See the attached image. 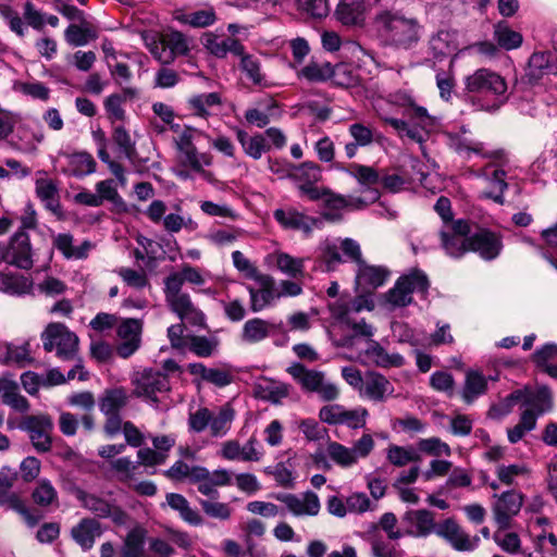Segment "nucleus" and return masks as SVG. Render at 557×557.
I'll list each match as a JSON object with an SVG mask.
<instances>
[{"instance_id":"obj_33","label":"nucleus","mask_w":557,"mask_h":557,"mask_svg":"<svg viewBox=\"0 0 557 557\" xmlns=\"http://www.w3.org/2000/svg\"><path fill=\"white\" fill-rule=\"evenodd\" d=\"M345 172L357 180L362 188V191H369V189H377L375 186L381 181V174L377 170L372 166L363 165L359 163H352Z\"/></svg>"},{"instance_id":"obj_56","label":"nucleus","mask_w":557,"mask_h":557,"mask_svg":"<svg viewBox=\"0 0 557 557\" xmlns=\"http://www.w3.org/2000/svg\"><path fill=\"white\" fill-rule=\"evenodd\" d=\"M220 102L221 98L218 92L195 95L188 100L189 106L195 110L196 114L202 117L209 114V108L218 106Z\"/></svg>"},{"instance_id":"obj_46","label":"nucleus","mask_w":557,"mask_h":557,"mask_svg":"<svg viewBox=\"0 0 557 557\" xmlns=\"http://www.w3.org/2000/svg\"><path fill=\"white\" fill-rule=\"evenodd\" d=\"M290 178L300 184L317 183L321 180L320 166L311 161L292 165Z\"/></svg>"},{"instance_id":"obj_10","label":"nucleus","mask_w":557,"mask_h":557,"mask_svg":"<svg viewBox=\"0 0 557 557\" xmlns=\"http://www.w3.org/2000/svg\"><path fill=\"white\" fill-rule=\"evenodd\" d=\"M469 251L478 253L483 260L492 261L496 259L503 248V236L499 233L481 228L470 234L468 239Z\"/></svg>"},{"instance_id":"obj_55","label":"nucleus","mask_w":557,"mask_h":557,"mask_svg":"<svg viewBox=\"0 0 557 557\" xmlns=\"http://www.w3.org/2000/svg\"><path fill=\"white\" fill-rule=\"evenodd\" d=\"M191 482L198 484V491L212 498H216L219 493L216 491V486L209 478V470L205 467L194 466V471L191 472Z\"/></svg>"},{"instance_id":"obj_30","label":"nucleus","mask_w":557,"mask_h":557,"mask_svg":"<svg viewBox=\"0 0 557 557\" xmlns=\"http://www.w3.org/2000/svg\"><path fill=\"white\" fill-rule=\"evenodd\" d=\"M238 57H240V70L247 79L258 87L265 88L270 86L264 73L261 71L259 58L245 53V49L243 50V54H238Z\"/></svg>"},{"instance_id":"obj_3","label":"nucleus","mask_w":557,"mask_h":557,"mask_svg":"<svg viewBox=\"0 0 557 557\" xmlns=\"http://www.w3.org/2000/svg\"><path fill=\"white\" fill-rule=\"evenodd\" d=\"M42 347L47 352H55L62 361L75 360L78 355L77 335L60 322L49 323L40 335Z\"/></svg>"},{"instance_id":"obj_12","label":"nucleus","mask_w":557,"mask_h":557,"mask_svg":"<svg viewBox=\"0 0 557 557\" xmlns=\"http://www.w3.org/2000/svg\"><path fill=\"white\" fill-rule=\"evenodd\" d=\"M274 498L283 503L287 510L296 517L317 516L321 508L318 495L311 491L300 495L278 493L274 495Z\"/></svg>"},{"instance_id":"obj_64","label":"nucleus","mask_w":557,"mask_h":557,"mask_svg":"<svg viewBox=\"0 0 557 557\" xmlns=\"http://www.w3.org/2000/svg\"><path fill=\"white\" fill-rule=\"evenodd\" d=\"M494 541L507 554L516 555L521 553V540L516 532H496Z\"/></svg>"},{"instance_id":"obj_41","label":"nucleus","mask_w":557,"mask_h":557,"mask_svg":"<svg viewBox=\"0 0 557 557\" xmlns=\"http://www.w3.org/2000/svg\"><path fill=\"white\" fill-rule=\"evenodd\" d=\"M494 39L505 50H513L522 45L523 37L520 33L511 29L509 25L500 21L494 25Z\"/></svg>"},{"instance_id":"obj_5","label":"nucleus","mask_w":557,"mask_h":557,"mask_svg":"<svg viewBox=\"0 0 557 557\" xmlns=\"http://www.w3.org/2000/svg\"><path fill=\"white\" fill-rule=\"evenodd\" d=\"M132 384L136 396L145 397L153 404L159 401L158 394L168 393L171 389L168 375L151 368L135 372L132 376Z\"/></svg>"},{"instance_id":"obj_45","label":"nucleus","mask_w":557,"mask_h":557,"mask_svg":"<svg viewBox=\"0 0 557 557\" xmlns=\"http://www.w3.org/2000/svg\"><path fill=\"white\" fill-rule=\"evenodd\" d=\"M3 404L10 406L18 412H27L29 410L28 400L18 393V385L12 381H5L4 389L2 393Z\"/></svg>"},{"instance_id":"obj_35","label":"nucleus","mask_w":557,"mask_h":557,"mask_svg":"<svg viewBox=\"0 0 557 557\" xmlns=\"http://www.w3.org/2000/svg\"><path fill=\"white\" fill-rule=\"evenodd\" d=\"M66 42L72 47L86 46L90 40L98 37L95 27L88 22L84 21L81 25L71 24L64 32Z\"/></svg>"},{"instance_id":"obj_24","label":"nucleus","mask_w":557,"mask_h":557,"mask_svg":"<svg viewBox=\"0 0 557 557\" xmlns=\"http://www.w3.org/2000/svg\"><path fill=\"white\" fill-rule=\"evenodd\" d=\"M175 20L181 24L194 28H203L216 22V13L212 7H205L193 11H176Z\"/></svg>"},{"instance_id":"obj_28","label":"nucleus","mask_w":557,"mask_h":557,"mask_svg":"<svg viewBox=\"0 0 557 557\" xmlns=\"http://www.w3.org/2000/svg\"><path fill=\"white\" fill-rule=\"evenodd\" d=\"M287 373L306 392L313 393L323 375L322 371L307 369L302 363L294 362L287 369Z\"/></svg>"},{"instance_id":"obj_22","label":"nucleus","mask_w":557,"mask_h":557,"mask_svg":"<svg viewBox=\"0 0 557 557\" xmlns=\"http://www.w3.org/2000/svg\"><path fill=\"white\" fill-rule=\"evenodd\" d=\"M128 400L129 396L124 387L107 388L98 397V407L102 414L120 413Z\"/></svg>"},{"instance_id":"obj_39","label":"nucleus","mask_w":557,"mask_h":557,"mask_svg":"<svg viewBox=\"0 0 557 557\" xmlns=\"http://www.w3.org/2000/svg\"><path fill=\"white\" fill-rule=\"evenodd\" d=\"M274 325L260 318H253L245 322L242 338L247 343H259L265 339Z\"/></svg>"},{"instance_id":"obj_36","label":"nucleus","mask_w":557,"mask_h":557,"mask_svg":"<svg viewBox=\"0 0 557 557\" xmlns=\"http://www.w3.org/2000/svg\"><path fill=\"white\" fill-rule=\"evenodd\" d=\"M366 355L377 367L381 368H398L404 366L405 359L399 354H388L377 342H371L366 349Z\"/></svg>"},{"instance_id":"obj_9","label":"nucleus","mask_w":557,"mask_h":557,"mask_svg":"<svg viewBox=\"0 0 557 557\" xmlns=\"http://www.w3.org/2000/svg\"><path fill=\"white\" fill-rule=\"evenodd\" d=\"M436 535L457 552H473L480 544L478 535H469L453 518L445 519L437 524Z\"/></svg>"},{"instance_id":"obj_62","label":"nucleus","mask_w":557,"mask_h":557,"mask_svg":"<svg viewBox=\"0 0 557 557\" xmlns=\"http://www.w3.org/2000/svg\"><path fill=\"white\" fill-rule=\"evenodd\" d=\"M175 60L177 55L187 54L189 48L186 37L181 32H171L161 36Z\"/></svg>"},{"instance_id":"obj_29","label":"nucleus","mask_w":557,"mask_h":557,"mask_svg":"<svg viewBox=\"0 0 557 557\" xmlns=\"http://www.w3.org/2000/svg\"><path fill=\"white\" fill-rule=\"evenodd\" d=\"M236 138L244 152L255 160L260 159L264 152L270 150V145L262 134L249 136L247 132L238 128L236 131Z\"/></svg>"},{"instance_id":"obj_58","label":"nucleus","mask_w":557,"mask_h":557,"mask_svg":"<svg viewBox=\"0 0 557 557\" xmlns=\"http://www.w3.org/2000/svg\"><path fill=\"white\" fill-rule=\"evenodd\" d=\"M184 283L185 280L183 278L181 271L172 272L164 278L163 292L166 302L188 294L183 292Z\"/></svg>"},{"instance_id":"obj_59","label":"nucleus","mask_w":557,"mask_h":557,"mask_svg":"<svg viewBox=\"0 0 557 557\" xmlns=\"http://www.w3.org/2000/svg\"><path fill=\"white\" fill-rule=\"evenodd\" d=\"M29 343L24 342L21 345L8 344L5 346L4 361L5 363L25 364L30 361Z\"/></svg>"},{"instance_id":"obj_49","label":"nucleus","mask_w":557,"mask_h":557,"mask_svg":"<svg viewBox=\"0 0 557 557\" xmlns=\"http://www.w3.org/2000/svg\"><path fill=\"white\" fill-rule=\"evenodd\" d=\"M35 504L48 507L58 502V492L48 479L38 481L32 494Z\"/></svg>"},{"instance_id":"obj_61","label":"nucleus","mask_w":557,"mask_h":557,"mask_svg":"<svg viewBox=\"0 0 557 557\" xmlns=\"http://www.w3.org/2000/svg\"><path fill=\"white\" fill-rule=\"evenodd\" d=\"M113 141L126 159L131 161L134 159L136 154L135 143L132 140L131 135L125 127L117 126L114 128Z\"/></svg>"},{"instance_id":"obj_47","label":"nucleus","mask_w":557,"mask_h":557,"mask_svg":"<svg viewBox=\"0 0 557 557\" xmlns=\"http://www.w3.org/2000/svg\"><path fill=\"white\" fill-rule=\"evenodd\" d=\"M275 261L277 269L294 278L304 276L305 272V260L301 258H294L286 252H278L275 255Z\"/></svg>"},{"instance_id":"obj_16","label":"nucleus","mask_w":557,"mask_h":557,"mask_svg":"<svg viewBox=\"0 0 557 557\" xmlns=\"http://www.w3.org/2000/svg\"><path fill=\"white\" fill-rule=\"evenodd\" d=\"M394 394L392 382L383 374L368 371L364 374V383L359 395L373 403H384Z\"/></svg>"},{"instance_id":"obj_18","label":"nucleus","mask_w":557,"mask_h":557,"mask_svg":"<svg viewBox=\"0 0 557 557\" xmlns=\"http://www.w3.org/2000/svg\"><path fill=\"white\" fill-rule=\"evenodd\" d=\"M141 322L137 319L123 320L117 326L121 343L116 352L121 358L131 357L140 346Z\"/></svg>"},{"instance_id":"obj_44","label":"nucleus","mask_w":557,"mask_h":557,"mask_svg":"<svg viewBox=\"0 0 557 557\" xmlns=\"http://www.w3.org/2000/svg\"><path fill=\"white\" fill-rule=\"evenodd\" d=\"M386 459L395 467H405L410 462H418L421 456L413 447L389 445L386 450Z\"/></svg>"},{"instance_id":"obj_40","label":"nucleus","mask_w":557,"mask_h":557,"mask_svg":"<svg viewBox=\"0 0 557 557\" xmlns=\"http://www.w3.org/2000/svg\"><path fill=\"white\" fill-rule=\"evenodd\" d=\"M487 389L486 377L479 371L470 370L466 374L462 398L467 404H471Z\"/></svg>"},{"instance_id":"obj_26","label":"nucleus","mask_w":557,"mask_h":557,"mask_svg":"<svg viewBox=\"0 0 557 557\" xmlns=\"http://www.w3.org/2000/svg\"><path fill=\"white\" fill-rule=\"evenodd\" d=\"M429 46L434 58L443 59L458 49L457 33L441 29L431 37Z\"/></svg>"},{"instance_id":"obj_42","label":"nucleus","mask_w":557,"mask_h":557,"mask_svg":"<svg viewBox=\"0 0 557 557\" xmlns=\"http://www.w3.org/2000/svg\"><path fill=\"white\" fill-rule=\"evenodd\" d=\"M364 10L363 0H341L337 9V18L345 25L357 24Z\"/></svg>"},{"instance_id":"obj_15","label":"nucleus","mask_w":557,"mask_h":557,"mask_svg":"<svg viewBox=\"0 0 557 557\" xmlns=\"http://www.w3.org/2000/svg\"><path fill=\"white\" fill-rule=\"evenodd\" d=\"M473 175L485 180L492 187L488 191H483L482 197L492 199L498 205L505 202L504 193L508 188L506 182V172L494 162L487 163L484 168L473 171Z\"/></svg>"},{"instance_id":"obj_60","label":"nucleus","mask_w":557,"mask_h":557,"mask_svg":"<svg viewBox=\"0 0 557 557\" xmlns=\"http://www.w3.org/2000/svg\"><path fill=\"white\" fill-rule=\"evenodd\" d=\"M418 448L420 451L425 453L431 456L440 457V456H450L451 449L438 437H430V438H421L418 442Z\"/></svg>"},{"instance_id":"obj_53","label":"nucleus","mask_w":557,"mask_h":557,"mask_svg":"<svg viewBox=\"0 0 557 557\" xmlns=\"http://www.w3.org/2000/svg\"><path fill=\"white\" fill-rule=\"evenodd\" d=\"M144 534L140 530H132L126 535L121 549V557H145L144 556Z\"/></svg>"},{"instance_id":"obj_34","label":"nucleus","mask_w":557,"mask_h":557,"mask_svg":"<svg viewBox=\"0 0 557 557\" xmlns=\"http://www.w3.org/2000/svg\"><path fill=\"white\" fill-rule=\"evenodd\" d=\"M205 47L216 58H225L227 53H233L235 55L243 54L244 46L239 42V40L227 37L224 39H219L213 35H209L206 38Z\"/></svg>"},{"instance_id":"obj_1","label":"nucleus","mask_w":557,"mask_h":557,"mask_svg":"<svg viewBox=\"0 0 557 557\" xmlns=\"http://www.w3.org/2000/svg\"><path fill=\"white\" fill-rule=\"evenodd\" d=\"M373 25L377 36L386 45L407 49L420 39L421 26L417 18L407 17L399 11L379 12Z\"/></svg>"},{"instance_id":"obj_11","label":"nucleus","mask_w":557,"mask_h":557,"mask_svg":"<svg viewBox=\"0 0 557 557\" xmlns=\"http://www.w3.org/2000/svg\"><path fill=\"white\" fill-rule=\"evenodd\" d=\"M2 259L18 269L29 270L34 265L29 235L24 231H17L12 236Z\"/></svg>"},{"instance_id":"obj_37","label":"nucleus","mask_w":557,"mask_h":557,"mask_svg":"<svg viewBox=\"0 0 557 557\" xmlns=\"http://www.w3.org/2000/svg\"><path fill=\"white\" fill-rule=\"evenodd\" d=\"M168 505L180 512L181 518L191 525H200L202 518L199 512L189 506L187 499L177 493H169L166 495Z\"/></svg>"},{"instance_id":"obj_4","label":"nucleus","mask_w":557,"mask_h":557,"mask_svg":"<svg viewBox=\"0 0 557 557\" xmlns=\"http://www.w3.org/2000/svg\"><path fill=\"white\" fill-rule=\"evenodd\" d=\"M430 284L428 276L421 270H413L400 276L393 288L385 294L386 305L391 309L401 308L412 302V294L428 292Z\"/></svg>"},{"instance_id":"obj_23","label":"nucleus","mask_w":557,"mask_h":557,"mask_svg":"<svg viewBox=\"0 0 557 557\" xmlns=\"http://www.w3.org/2000/svg\"><path fill=\"white\" fill-rule=\"evenodd\" d=\"M74 541L84 549H90L102 534L101 524L96 519H83L71 531Z\"/></svg>"},{"instance_id":"obj_38","label":"nucleus","mask_w":557,"mask_h":557,"mask_svg":"<svg viewBox=\"0 0 557 557\" xmlns=\"http://www.w3.org/2000/svg\"><path fill=\"white\" fill-rule=\"evenodd\" d=\"M289 391L290 385L270 380L256 386V395L272 404H280L283 398L289 395Z\"/></svg>"},{"instance_id":"obj_14","label":"nucleus","mask_w":557,"mask_h":557,"mask_svg":"<svg viewBox=\"0 0 557 557\" xmlns=\"http://www.w3.org/2000/svg\"><path fill=\"white\" fill-rule=\"evenodd\" d=\"M58 161L62 162L61 171L77 178L85 177L96 172L97 162L94 157L86 151L69 153L60 151Z\"/></svg>"},{"instance_id":"obj_54","label":"nucleus","mask_w":557,"mask_h":557,"mask_svg":"<svg viewBox=\"0 0 557 557\" xmlns=\"http://www.w3.org/2000/svg\"><path fill=\"white\" fill-rule=\"evenodd\" d=\"M147 48L150 53L157 59L160 63L166 65L171 64L174 59L172 57V52L169 51L168 46L165 45L162 37H158L154 35H146L144 37Z\"/></svg>"},{"instance_id":"obj_2","label":"nucleus","mask_w":557,"mask_h":557,"mask_svg":"<svg viewBox=\"0 0 557 557\" xmlns=\"http://www.w3.org/2000/svg\"><path fill=\"white\" fill-rule=\"evenodd\" d=\"M465 91L470 95L493 99L486 111H497L508 99L507 83L497 72L481 67L463 77Z\"/></svg>"},{"instance_id":"obj_31","label":"nucleus","mask_w":557,"mask_h":557,"mask_svg":"<svg viewBox=\"0 0 557 557\" xmlns=\"http://www.w3.org/2000/svg\"><path fill=\"white\" fill-rule=\"evenodd\" d=\"M139 463L129 457H119L110 461L109 471L120 483L128 486L135 480Z\"/></svg>"},{"instance_id":"obj_21","label":"nucleus","mask_w":557,"mask_h":557,"mask_svg":"<svg viewBox=\"0 0 557 557\" xmlns=\"http://www.w3.org/2000/svg\"><path fill=\"white\" fill-rule=\"evenodd\" d=\"M389 272L380 265H369L364 261L358 265L356 283L362 290H373L384 285Z\"/></svg>"},{"instance_id":"obj_6","label":"nucleus","mask_w":557,"mask_h":557,"mask_svg":"<svg viewBox=\"0 0 557 557\" xmlns=\"http://www.w3.org/2000/svg\"><path fill=\"white\" fill-rule=\"evenodd\" d=\"M18 429L28 433L29 440L38 453H47L51 449L53 423L48 414L25 416Z\"/></svg>"},{"instance_id":"obj_63","label":"nucleus","mask_w":557,"mask_h":557,"mask_svg":"<svg viewBox=\"0 0 557 557\" xmlns=\"http://www.w3.org/2000/svg\"><path fill=\"white\" fill-rule=\"evenodd\" d=\"M181 162L185 166H189L197 173L205 174L203 165H210L211 161L206 154H200L197 148H191L185 152H181Z\"/></svg>"},{"instance_id":"obj_25","label":"nucleus","mask_w":557,"mask_h":557,"mask_svg":"<svg viewBox=\"0 0 557 557\" xmlns=\"http://www.w3.org/2000/svg\"><path fill=\"white\" fill-rule=\"evenodd\" d=\"M275 220L285 228L302 231L310 234L314 220L294 209H277L274 211Z\"/></svg>"},{"instance_id":"obj_32","label":"nucleus","mask_w":557,"mask_h":557,"mask_svg":"<svg viewBox=\"0 0 557 557\" xmlns=\"http://www.w3.org/2000/svg\"><path fill=\"white\" fill-rule=\"evenodd\" d=\"M33 281L24 275L9 273L0 274V292L11 296L30 294Z\"/></svg>"},{"instance_id":"obj_20","label":"nucleus","mask_w":557,"mask_h":557,"mask_svg":"<svg viewBox=\"0 0 557 557\" xmlns=\"http://www.w3.org/2000/svg\"><path fill=\"white\" fill-rule=\"evenodd\" d=\"M166 304L170 310L174 312L182 322L186 321L195 326H202L205 324V313L194 305L189 294Z\"/></svg>"},{"instance_id":"obj_51","label":"nucleus","mask_w":557,"mask_h":557,"mask_svg":"<svg viewBox=\"0 0 557 557\" xmlns=\"http://www.w3.org/2000/svg\"><path fill=\"white\" fill-rule=\"evenodd\" d=\"M36 193L46 208L55 211L59 208L58 188L51 180H37Z\"/></svg>"},{"instance_id":"obj_13","label":"nucleus","mask_w":557,"mask_h":557,"mask_svg":"<svg viewBox=\"0 0 557 557\" xmlns=\"http://www.w3.org/2000/svg\"><path fill=\"white\" fill-rule=\"evenodd\" d=\"M257 287L246 285V289L250 298V310L252 312H260L274 305L277 299L275 280L269 275L263 274L255 280Z\"/></svg>"},{"instance_id":"obj_52","label":"nucleus","mask_w":557,"mask_h":557,"mask_svg":"<svg viewBox=\"0 0 557 557\" xmlns=\"http://www.w3.org/2000/svg\"><path fill=\"white\" fill-rule=\"evenodd\" d=\"M348 134L361 148L371 146L380 134L363 123H351L348 126Z\"/></svg>"},{"instance_id":"obj_57","label":"nucleus","mask_w":557,"mask_h":557,"mask_svg":"<svg viewBox=\"0 0 557 557\" xmlns=\"http://www.w3.org/2000/svg\"><path fill=\"white\" fill-rule=\"evenodd\" d=\"M333 67L330 63L311 62L299 73L300 76L309 82H324L333 76Z\"/></svg>"},{"instance_id":"obj_50","label":"nucleus","mask_w":557,"mask_h":557,"mask_svg":"<svg viewBox=\"0 0 557 557\" xmlns=\"http://www.w3.org/2000/svg\"><path fill=\"white\" fill-rule=\"evenodd\" d=\"M326 453L336 465L343 468H349L357 462L351 448L337 442H330L326 446Z\"/></svg>"},{"instance_id":"obj_19","label":"nucleus","mask_w":557,"mask_h":557,"mask_svg":"<svg viewBox=\"0 0 557 557\" xmlns=\"http://www.w3.org/2000/svg\"><path fill=\"white\" fill-rule=\"evenodd\" d=\"M557 74V58L547 51L532 53L525 70L529 83L536 84L544 76Z\"/></svg>"},{"instance_id":"obj_43","label":"nucleus","mask_w":557,"mask_h":557,"mask_svg":"<svg viewBox=\"0 0 557 557\" xmlns=\"http://www.w3.org/2000/svg\"><path fill=\"white\" fill-rule=\"evenodd\" d=\"M95 189L100 197L101 205L104 201L111 202L117 210L125 211L126 203L117 191L114 180H103L96 184Z\"/></svg>"},{"instance_id":"obj_17","label":"nucleus","mask_w":557,"mask_h":557,"mask_svg":"<svg viewBox=\"0 0 557 557\" xmlns=\"http://www.w3.org/2000/svg\"><path fill=\"white\" fill-rule=\"evenodd\" d=\"M403 522L407 524L406 535L413 537H426L436 534L437 524L434 513L426 509L409 510L403 516Z\"/></svg>"},{"instance_id":"obj_7","label":"nucleus","mask_w":557,"mask_h":557,"mask_svg":"<svg viewBox=\"0 0 557 557\" xmlns=\"http://www.w3.org/2000/svg\"><path fill=\"white\" fill-rule=\"evenodd\" d=\"M470 225L465 220H457L445 224L440 232L441 246L446 255L451 258H460L467 251L470 237Z\"/></svg>"},{"instance_id":"obj_48","label":"nucleus","mask_w":557,"mask_h":557,"mask_svg":"<svg viewBox=\"0 0 557 557\" xmlns=\"http://www.w3.org/2000/svg\"><path fill=\"white\" fill-rule=\"evenodd\" d=\"M234 417L235 411L230 406H223L214 417L211 414L210 430L212 436H224L228 432Z\"/></svg>"},{"instance_id":"obj_27","label":"nucleus","mask_w":557,"mask_h":557,"mask_svg":"<svg viewBox=\"0 0 557 557\" xmlns=\"http://www.w3.org/2000/svg\"><path fill=\"white\" fill-rule=\"evenodd\" d=\"M524 396H522V404L533 409L537 414H542L549 411L553 407V396L548 386H539L536 391L522 389Z\"/></svg>"},{"instance_id":"obj_8","label":"nucleus","mask_w":557,"mask_h":557,"mask_svg":"<svg viewBox=\"0 0 557 557\" xmlns=\"http://www.w3.org/2000/svg\"><path fill=\"white\" fill-rule=\"evenodd\" d=\"M492 505L494 520L499 529L506 530L510 527L511 519L516 517L523 505L524 496L517 490H509L502 494H494Z\"/></svg>"}]
</instances>
